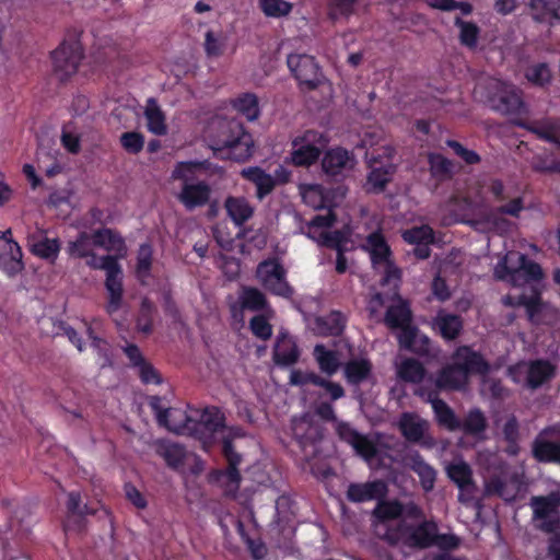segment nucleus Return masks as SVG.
<instances>
[{"label": "nucleus", "instance_id": "e433bc0d", "mask_svg": "<svg viewBox=\"0 0 560 560\" xmlns=\"http://www.w3.org/2000/svg\"><path fill=\"white\" fill-rule=\"evenodd\" d=\"M408 465L419 476L421 486L425 491H430L434 487L435 470L429 466L418 454H411L408 457Z\"/></svg>", "mask_w": 560, "mask_h": 560}, {"label": "nucleus", "instance_id": "79ce46f5", "mask_svg": "<svg viewBox=\"0 0 560 560\" xmlns=\"http://www.w3.org/2000/svg\"><path fill=\"white\" fill-rule=\"evenodd\" d=\"M233 107L245 116L248 120H256L260 115L258 98L255 94L244 93L235 97L232 102Z\"/></svg>", "mask_w": 560, "mask_h": 560}, {"label": "nucleus", "instance_id": "4c0bfd02", "mask_svg": "<svg viewBox=\"0 0 560 560\" xmlns=\"http://www.w3.org/2000/svg\"><path fill=\"white\" fill-rule=\"evenodd\" d=\"M529 13L538 22L552 24L560 22V7L555 9L547 0H530L528 3Z\"/></svg>", "mask_w": 560, "mask_h": 560}, {"label": "nucleus", "instance_id": "37998d69", "mask_svg": "<svg viewBox=\"0 0 560 560\" xmlns=\"http://www.w3.org/2000/svg\"><path fill=\"white\" fill-rule=\"evenodd\" d=\"M478 206V202L470 201L468 199L453 198L446 205V210L454 212V214L443 219L444 224H452L455 222L465 221L468 212H472L474 208Z\"/></svg>", "mask_w": 560, "mask_h": 560}, {"label": "nucleus", "instance_id": "6ab92c4d", "mask_svg": "<svg viewBox=\"0 0 560 560\" xmlns=\"http://www.w3.org/2000/svg\"><path fill=\"white\" fill-rule=\"evenodd\" d=\"M357 165V159L352 153L342 148H332L328 150L322 160V167L325 174L336 176H347Z\"/></svg>", "mask_w": 560, "mask_h": 560}, {"label": "nucleus", "instance_id": "bb28decb", "mask_svg": "<svg viewBox=\"0 0 560 560\" xmlns=\"http://www.w3.org/2000/svg\"><path fill=\"white\" fill-rule=\"evenodd\" d=\"M22 250L16 242L9 240L5 252L0 254V268L10 278L21 273L24 269Z\"/></svg>", "mask_w": 560, "mask_h": 560}, {"label": "nucleus", "instance_id": "2eb2a0df", "mask_svg": "<svg viewBox=\"0 0 560 560\" xmlns=\"http://www.w3.org/2000/svg\"><path fill=\"white\" fill-rule=\"evenodd\" d=\"M438 535L436 524L433 522H423L417 528L404 527L398 529H388L384 534L390 542L404 541L408 545L427 547L435 544Z\"/></svg>", "mask_w": 560, "mask_h": 560}, {"label": "nucleus", "instance_id": "a878e982", "mask_svg": "<svg viewBox=\"0 0 560 560\" xmlns=\"http://www.w3.org/2000/svg\"><path fill=\"white\" fill-rule=\"evenodd\" d=\"M386 483L380 480L366 483H353L348 488V499L353 502H363L384 497L386 494Z\"/></svg>", "mask_w": 560, "mask_h": 560}, {"label": "nucleus", "instance_id": "7c9ffc66", "mask_svg": "<svg viewBox=\"0 0 560 560\" xmlns=\"http://www.w3.org/2000/svg\"><path fill=\"white\" fill-rule=\"evenodd\" d=\"M224 208L236 225H242L254 214V207L244 197H228L224 201Z\"/></svg>", "mask_w": 560, "mask_h": 560}, {"label": "nucleus", "instance_id": "a19ab883", "mask_svg": "<svg viewBox=\"0 0 560 560\" xmlns=\"http://www.w3.org/2000/svg\"><path fill=\"white\" fill-rule=\"evenodd\" d=\"M434 326L445 339H454L462 330L463 324L458 316L439 313L434 319Z\"/></svg>", "mask_w": 560, "mask_h": 560}, {"label": "nucleus", "instance_id": "dca6fc26", "mask_svg": "<svg viewBox=\"0 0 560 560\" xmlns=\"http://www.w3.org/2000/svg\"><path fill=\"white\" fill-rule=\"evenodd\" d=\"M487 89V101L493 108L503 113H514L522 107L521 96L514 86L498 79H490Z\"/></svg>", "mask_w": 560, "mask_h": 560}, {"label": "nucleus", "instance_id": "5fc2aeb1", "mask_svg": "<svg viewBox=\"0 0 560 560\" xmlns=\"http://www.w3.org/2000/svg\"><path fill=\"white\" fill-rule=\"evenodd\" d=\"M358 0H331L330 15L334 19L348 18L354 13V4Z\"/></svg>", "mask_w": 560, "mask_h": 560}, {"label": "nucleus", "instance_id": "864d4df0", "mask_svg": "<svg viewBox=\"0 0 560 560\" xmlns=\"http://www.w3.org/2000/svg\"><path fill=\"white\" fill-rule=\"evenodd\" d=\"M530 130L540 138L560 143V127L553 122L546 121L539 126L530 127Z\"/></svg>", "mask_w": 560, "mask_h": 560}, {"label": "nucleus", "instance_id": "c9c22d12", "mask_svg": "<svg viewBox=\"0 0 560 560\" xmlns=\"http://www.w3.org/2000/svg\"><path fill=\"white\" fill-rule=\"evenodd\" d=\"M228 37L222 31L208 30L205 33L203 49L209 58L222 57L226 50Z\"/></svg>", "mask_w": 560, "mask_h": 560}, {"label": "nucleus", "instance_id": "f257e3e1", "mask_svg": "<svg viewBox=\"0 0 560 560\" xmlns=\"http://www.w3.org/2000/svg\"><path fill=\"white\" fill-rule=\"evenodd\" d=\"M361 246L370 255L375 272L381 275L382 284L389 287L392 298L397 301L395 305L388 307L385 317L386 324L392 328L400 330L398 340L401 347L419 353L427 352L430 342L429 338L410 326V311L406 302L397 294L401 272L394 264L390 248L383 235L378 232H373L365 237Z\"/></svg>", "mask_w": 560, "mask_h": 560}, {"label": "nucleus", "instance_id": "f03ea898", "mask_svg": "<svg viewBox=\"0 0 560 560\" xmlns=\"http://www.w3.org/2000/svg\"><path fill=\"white\" fill-rule=\"evenodd\" d=\"M494 276L511 283L515 290L527 288L530 291L529 294L510 293L503 299L504 304L525 306L529 319L535 323L544 322L547 314H553L552 308L541 302L536 288V282L542 278V270L538 264L527 260L525 255L509 252L495 266Z\"/></svg>", "mask_w": 560, "mask_h": 560}, {"label": "nucleus", "instance_id": "69168bd1", "mask_svg": "<svg viewBox=\"0 0 560 560\" xmlns=\"http://www.w3.org/2000/svg\"><path fill=\"white\" fill-rule=\"evenodd\" d=\"M138 374L145 384H159L160 377L156 371L149 364H141L138 369Z\"/></svg>", "mask_w": 560, "mask_h": 560}, {"label": "nucleus", "instance_id": "1a4fd4ad", "mask_svg": "<svg viewBox=\"0 0 560 560\" xmlns=\"http://www.w3.org/2000/svg\"><path fill=\"white\" fill-rule=\"evenodd\" d=\"M200 166L198 163L182 162L173 172L174 178L183 180V188L177 195V199L189 210L203 206L210 197V187L207 184L190 182Z\"/></svg>", "mask_w": 560, "mask_h": 560}, {"label": "nucleus", "instance_id": "c756f323", "mask_svg": "<svg viewBox=\"0 0 560 560\" xmlns=\"http://www.w3.org/2000/svg\"><path fill=\"white\" fill-rule=\"evenodd\" d=\"M241 175L252 182L257 189L258 199H262L270 194L276 185V179L272 175L266 173L260 167H246L241 171Z\"/></svg>", "mask_w": 560, "mask_h": 560}, {"label": "nucleus", "instance_id": "393cba45", "mask_svg": "<svg viewBox=\"0 0 560 560\" xmlns=\"http://www.w3.org/2000/svg\"><path fill=\"white\" fill-rule=\"evenodd\" d=\"M522 489V482L517 477H511L502 480L499 477L487 479L485 481L486 494H498L505 501H512Z\"/></svg>", "mask_w": 560, "mask_h": 560}, {"label": "nucleus", "instance_id": "f704fd0d", "mask_svg": "<svg viewBox=\"0 0 560 560\" xmlns=\"http://www.w3.org/2000/svg\"><path fill=\"white\" fill-rule=\"evenodd\" d=\"M372 374V363L366 358L350 360L345 366V377L351 384L368 381Z\"/></svg>", "mask_w": 560, "mask_h": 560}, {"label": "nucleus", "instance_id": "774afa93", "mask_svg": "<svg viewBox=\"0 0 560 560\" xmlns=\"http://www.w3.org/2000/svg\"><path fill=\"white\" fill-rule=\"evenodd\" d=\"M432 292L440 301H445L451 296V292L441 277H435L432 283Z\"/></svg>", "mask_w": 560, "mask_h": 560}, {"label": "nucleus", "instance_id": "6e6552de", "mask_svg": "<svg viewBox=\"0 0 560 560\" xmlns=\"http://www.w3.org/2000/svg\"><path fill=\"white\" fill-rule=\"evenodd\" d=\"M559 504L560 495L558 493H551L548 497H535L530 501L537 526L546 532L553 533L550 542V552L555 556V560H560Z\"/></svg>", "mask_w": 560, "mask_h": 560}, {"label": "nucleus", "instance_id": "603ef678", "mask_svg": "<svg viewBox=\"0 0 560 560\" xmlns=\"http://www.w3.org/2000/svg\"><path fill=\"white\" fill-rule=\"evenodd\" d=\"M242 306L250 310H258L265 305V296L257 289H244L241 295Z\"/></svg>", "mask_w": 560, "mask_h": 560}, {"label": "nucleus", "instance_id": "58836bf2", "mask_svg": "<svg viewBox=\"0 0 560 560\" xmlns=\"http://www.w3.org/2000/svg\"><path fill=\"white\" fill-rule=\"evenodd\" d=\"M300 192L303 201L314 209H320L331 205V201L328 196L324 194L320 185L303 184L300 186Z\"/></svg>", "mask_w": 560, "mask_h": 560}, {"label": "nucleus", "instance_id": "9d476101", "mask_svg": "<svg viewBox=\"0 0 560 560\" xmlns=\"http://www.w3.org/2000/svg\"><path fill=\"white\" fill-rule=\"evenodd\" d=\"M328 144V138L316 130H305L291 141L289 161L295 166H311Z\"/></svg>", "mask_w": 560, "mask_h": 560}, {"label": "nucleus", "instance_id": "4be33fe9", "mask_svg": "<svg viewBox=\"0 0 560 560\" xmlns=\"http://www.w3.org/2000/svg\"><path fill=\"white\" fill-rule=\"evenodd\" d=\"M401 237L410 245H415V255L420 259L430 256L429 245L434 242V232L429 225L413 226L402 231Z\"/></svg>", "mask_w": 560, "mask_h": 560}, {"label": "nucleus", "instance_id": "72a5a7b5", "mask_svg": "<svg viewBox=\"0 0 560 560\" xmlns=\"http://www.w3.org/2000/svg\"><path fill=\"white\" fill-rule=\"evenodd\" d=\"M314 357L320 371L328 375L335 374L341 363V353L337 350L328 349L323 345L315 346Z\"/></svg>", "mask_w": 560, "mask_h": 560}, {"label": "nucleus", "instance_id": "2f4dec72", "mask_svg": "<svg viewBox=\"0 0 560 560\" xmlns=\"http://www.w3.org/2000/svg\"><path fill=\"white\" fill-rule=\"evenodd\" d=\"M345 327V317L339 312H331L326 316L317 317L313 324V330L320 336L339 335Z\"/></svg>", "mask_w": 560, "mask_h": 560}, {"label": "nucleus", "instance_id": "6e6d98bb", "mask_svg": "<svg viewBox=\"0 0 560 560\" xmlns=\"http://www.w3.org/2000/svg\"><path fill=\"white\" fill-rule=\"evenodd\" d=\"M293 435L301 442L313 438L315 429L306 416L294 419L292 424Z\"/></svg>", "mask_w": 560, "mask_h": 560}, {"label": "nucleus", "instance_id": "13d9d810", "mask_svg": "<svg viewBox=\"0 0 560 560\" xmlns=\"http://www.w3.org/2000/svg\"><path fill=\"white\" fill-rule=\"evenodd\" d=\"M253 334L260 339H268L272 335V327L265 316L258 315L250 320Z\"/></svg>", "mask_w": 560, "mask_h": 560}, {"label": "nucleus", "instance_id": "c85d7f7f", "mask_svg": "<svg viewBox=\"0 0 560 560\" xmlns=\"http://www.w3.org/2000/svg\"><path fill=\"white\" fill-rule=\"evenodd\" d=\"M299 355L300 352L293 338L288 334L281 332L278 336L273 350V358L276 363L281 365H290L298 361Z\"/></svg>", "mask_w": 560, "mask_h": 560}, {"label": "nucleus", "instance_id": "412c9836", "mask_svg": "<svg viewBox=\"0 0 560 560\" xmlns=\"http://www.w3.org/2000/svg\"><path fill=\"white\" fill-rule=\"evenodd\" d=\"M288 66L301 84L314 88L319 82V69L311 56L292 54Z\"/></svg>", "mask_w": 560, "mask_h": 560}, {"label": "nucleus", "instance_id": "680f3d73", "mask_svg": "<svg viewBox=\"0 0 560 560\" xmlns=\"http://www.w3.org/2000/svg\"><path fill=\"white\" fill-rule=\"evenodd\" d=\"M429 161L434 176L443 177L451 172V163L442 155L431 154Z\"/></svg>", "mask_w": 560, "mask_h": 560}, {"label": "nucleus", "instance_id": "a211bd4d", "mask_svg": "<svg viewBox=\"0 0 560 560\" xmlns=\"http://www.w3.org/2000/svg\"><path fill=\"white\" fill-rule=\"evenodd\" d=\"M393 149L389 147L384 148L385 161L378 160V156L371 154L369 156V166L371 172L368 176L366 188L370 191H381L385 185L390 180L395 166L392 163Z\"/></svg>", "mask_w": 560, "mask_h": 560}, {"label": "nucleus", "instance_id": "e2e57ef3", "mask_svg": "<svg viewBox=\"0 0 560 560\" xmlns=\"http://www.w3.org/2000/svg\"><path fill=\"white\" fill-rule=\"evenodd\" d=\"M152 305L150 302L144 300L141 305L140 317L138 319V328L140 331L148 334L151 331V313Z\"/></svg>", "mask_w": 560, "mask_h": 560}, {"label": "nucleus", "instance_id": "052dcab7", "mask_svg": "<svg viewBox=\"0 0 560 560\" xmlns=\"http://www.w3.org/2000/svg\"><path fill=\"white\" fill-rule=\"evenodd\" d=\"M322 382V377L316 375L313 372H303L300 370H292L290 372V384L292 385H305V384H314L317 385Z\"/></svg>", "mask_w": 560, "mask_h": 560}, {"label": "nucleus", "instance_id": "7ed1b4c3", "mask_svg": "<svg viewBox=\"0 0 560 560\" xmlns=\"http://www.w3.org/2000/svg\"><path fill=\"white\" fill-rule=\"evenodd\" d=\"M94 234L81 233L79 237L69 243L68 252L71 256L86 258V264L94 269L105 271V288L108 295L106 311L109 315L116 313L122 304V269L113 255L97 257L93 254Z\"/></svg>", "mask_w": 560, "mask_h": 560}, {"label": "nucleus", "instance_id": "0eeeda50", "mask_svg": "<svg viewBox=\"0 0 560 560\" xmlns=\"http://www.w3.org/2000/svg\"><path fill=\"white\" fill-rule=\"evenodd\" d=\"M334 214L331 212L326 215H316L310 223L307 236L316 241L320 245L334 247L337 249L336 270L343 273L347 270V259L343 252L351 249L354 245L352 240V231L347 228L345 232H331Z\"/></svg>", "mask_w": 560, "mask_h": 560}, {"label": "nucleus", "instance_id": "5701e85b", "mask_svg": "<svg viewBox=\"0 0 560 560\" xmlns=\"http://www.w3.org/2000/svg\"><path fill=\"white\" fill-rule=\"evenodd\" d=\"M339 434L369 463L371 467H374V458L377 456L378 451L371 440L358 434L347 425L340 427Z\"/></svg>", "mask_w": 560, "mask_h": 560}, {"label": "nucleus", "instance_id": "f8f14e48", "mask_svg": "<svg viewBox=\"0 0 560 560\" xmlns=\"http://www.w3.org/2000/svg\"><path fill=\"white\" fill-rule=\"evenodd\" d=\"M150 406L155 412L159 423L168 431L184 434L191 433L195 430V422L184 409L166 408L162 398L153 396L150 399Z\"/></svg>", "mask_w": 560, "mask_h": 560}, {"label": "nucleus", "instance_id": "49530a36", "mask_svg": "<svg viewBox=\"0 0 560 560\" xmlns=\"http://www.w3.org/2000/svg\"><path fill=\"white\" fill-rule=\"evenodd\" d=\"M397 375L399 378L417 383L424 376L423 366L413 359H406L396 364Z\"/></svg>", "mask_w": 560, "mask_h": 560}, {"label": "nucleus", "instance_id": "4d7b16f0", "mask_svg": "<svg viewBox=\"0 0 560 560\" xmlns=\"http://www.w3.org/2000/svg\"><path fill=\"white\" fill-rule=\"evenodd\" d=\"M122 148L129 153H138L142 150L144 140L138 132H125L120 137Z\"/></svg>", "mask_w": 560, "mask_h": 560}, {"label": "nucleus", "instance_id": "4468645a", "mask_svg": "<svg viewBox=\"0 0 560 560\" xmlns=\"http://www.w3.org/2000/svg\"><path fill=\"white\" fill-rule=\"evenodd\" d=\"M257 278L264 288L273 294L285 298L292 294V289L287 282V271L276 259L260 262L257 267Z\"/></svg>", "mask_w": 560, "mask_h": 560}, {"label": "nucleus", "instance_id": "8fccbe9b", "mask_svg": "<svg viewBox=\"0 0 560 560\" xmlns=\"http://www.w3.org/2000/svg\"><path fill=\"white\" fill-rule=\"evenodd\" d=\"M527 80L536 85H545L551 80V71L546 63H537L526 71Z\"/></svg>", "mask_w": 560, "mask_h": 560}, {"label": "nucleus", "instance_id": "c03bdc74", "mask_svg": "<svg viewBox=\"0 0 560 560\" xmlns=\"http://www.w3.org/2000/svg\"><path fill=\"white\" fill-rule=\"evenodd\" d=\"M462 429L466 434L472 435L477 439L485 438V431L487 429V421L483 413L480 410H471L468 412L463 423Z\"/></svg>", "mask_w": 560, "mask_h": 560}, {"label": "nucleus", "instance_id": "09e8293b", "mask_svg": "<svg viewBox=\"0 0 560 560\" xmlns=\"http://www.w3.org/2000/svg\"><path fill=\"white\" fill-rule=\"evenodd\" d=\"M152 249L149 245H142L137 256V277L140 281L145 282L151 268Z\"/></svg>", "mask_w": 560, "mask_h": 560}, {"label": "nucleus", "instance_id": "a18cd8bd", "mask_svg": "<svg viewBox=\"0 0 560 560\" xmlns=\"http://www.w3.org/2000/svg\"><path fill=\"white\" fill-rule=\"evenodd\" d=\"M429 401L434 410L438 422L446 429L453 431L459 429L460 422L456 419L454 412L447 407V405L435 398L429 396Z\"/></svg>", "mask_w": 560, "mask_h": 560}, {"label": "nucleus", "instance_id": "aec40b11", "mask_svg": "<svg viewBox=\"0 0 560 560\" xmlns=\"http://www.w3.org/2000/svg\"><path fill=\"white\" fill-rule=\"evenodd\" d=\"M375 516L378 520L376 530L381 533V526H385L387 522H394L399 516L421 520L422 512L415 503H408L401 506L396 501H383L377 504Z\"/></svg>", "mask_w": 560, "mask_h": 560}, {"label": "nucleus", "instance_id": "3c124183", "mask_svg": "<svg viewBox=\"0 0 560 560\" xmlns=\"http://www.w3.org/2000/svg\"><path fill=\"white\" fill-rule=\"evenodd\" d=\"M456 25L459 27V38L463 45L474 47L477 44L479 28L477 25L470 22L456 20Z\"/></svg>", "mask_w": 560, "mask_h": 560}, {"label": "nucleus", "instance_id": "cd10ccee", "mask_svg": "<svg viewBox=\"0 0 560 560\" xmlns=\"http://www.w3.org/2000/svg\"><path fill=\"white\" fill-rule=\"evenodd\" d=\"M95 246L102 247L109 253L116 260L126 255V246L122 237L110 229H102L94 233Z\"/></svg>", "mask_w": 560, "mask_h": 560}, {"label": "nucleus", "instance_id": "0e129e2a", "mask_svg": "<svg viewBox=\"0 0 560 560\" xmlns=\"http://www.w3.org/2000/svg\"><path fill=\"white\" fill-rule=\"evenodd\" d=\"M68 510L73 515H83L92 513L86 505L81 506V495L77 492H70L67 502Z\"/></svg>", "mask_w": 560, "mask_h": 560}, {"label": "nucleus", "instance_id": "338daca9", "mask_svg": "<svg viewBox=\"0 0 560 560\" xmlns=\"http://www.w3.org/2000/svg\"><path fill=\"white\" fill-rule=\"evenodd\" d=\"M127 499L138 509H144L147 506V500L141 492L131 485L125 487Z\"/></svg>", "mask_w": 560, "mask_h": 560}, {"label": "nucleus", "instance_id": "de8ad7c7", "mask_svg": "<svg viewBox=\"0 0 560 560\" xmlns=\"http://www.w3.org/2000/svg\"><path fill=\"white\" fill-rule=\"evenodd\" d=\"M259 8L268 18H282L292 10V4L285 0H259Z\"/></svg>", "mask_w": 560, "mask_h": 560}, {"label": "nucleus", "instance_id": "bf43d9fd", "mask_svg": "<svg viewBox=\"0 0 560 560\" xmlns=\"http://www.w3.org/2000/svg\"><path fill=\"white\" fill-rule=\"evenodd\" d=\"M163 457L172 467H178L185 456L184 448L177 444H165L162 452Z\"/></svg>", "mask_w": 560, "mask_h": 560}, {"label": "nucleus", "instance_id": "9b49d317", "mask_svg": "<svg viewBox=\"0 0 560 560\" xmlns=\"http://www.w3.org/2000/svg\"><path fill=\"white\" fill-rule=\"evenodd\" d=\"M83 58L80 40L77 37L65 39L50 55L54 77L67 81L78 72Z\"/></svg>", "mask_w": 560, "mask_h": 560}, {"label": "nucleus", "instance_id": "423d86ee", "mask_svg": "<svg viewBox=\"0 0 560 560\" xmlns=\"http://www.w3.org/2000/svg\"><path fill=\"white\" fill-rule=\"evenodd\" d=\"M215 132V150L235 161H246L253 155L254 140L240 122L234 119L218 118L211 125Z\"/></svg>", "mask_w": 560, "mask_h": 560}, {"label": "nucleus", "instance_id": "473e14b6", "mask_svg": "<svg viewBox=\"0 0 560 560\" xmlns=\"http://www.w3.org/2000/svg\"><path fill=\"white\" fill-rule=\"evenodd\" d=\"M399 428L407 440L417 442L423 438L428 429V422L417 415L407 412L401 416Z\"/></svg>", "mask_w": 560, "mask_h": 560}, {"label": "nucleus", "instance_id": "39448f33", "mask_svg": "<svg viewBox=\"0 0 560 560\" xmlns=\"http://www.w3.org/2000/svg\"><path fill=\"white\" fill-rule=\"evenodd\" d=\"M487 371L488 364L479 353L460 347L453 355V363L439 374L436 386L441 389H463L471 374H485Z\"/></svg>", "mask_w": 560, "mask_h": 560}, {"label": "nucleus", "instance_id": "ddd939ff", "mask_svg": "<svg viewBox=\"0 0 560 560\" xmlns=\"http://www.w3.org/2000/svg\"><path fill=\"white\" fill-rule=\"evenodd\" d=\"M509 373L515 383L536 388L553 375L555 366L544 360L520 362L511 366Z\"/></svg>", "mask_w": 560, "mask_h": 560}, {"label": "nucleus", "instance_id": "20e7f679", "mask_svg": "<svg viewBox=\"0 0 560 560\" xmlns=\"http://www.w3.org/2000/svg\"><path fill=\"white\" fill-rule=\"evenodd\" d=\"M198 432L200 439L205 441V444L214 441L222 442L223 453L229 462V468L224 472H219V479L229 487L230 490L236 488L240 479L236 466L240 464L241 457L238 454L234 453L231 440L241 436V431L234 428H228L224 424V416L219 409L208 408L203 410L199 417Z\"/></svg>", "mask_w": 560, "mask_h": 560}, {"label": "nucleus", "instance_id": "f3484780", "mask_svg": "<svg viewBox=\"0 0 560 560\" xmlns=\"http://www.w3.org/2000/svg\"><path fill=\"white\" fill-rule=\"evenodd\" d=\"M445 469L448 478L459 489L458 500L465 504L471 503L476 498L477 487L472 480V471L469 465L463 459H454Z\"/></svg>", "mask_w": 560, "mask_h": 560}, {"label": "nucleus", "instance_id": "b1692460", "mask_svg": "<svg viewBox=\"0 0 560 560\" xmlns=\"http://www.w3.org/2000/svg\"><path fill=\"white\" fill-rule=\"evenodd\" d=\"M27 245L34 255L44 259H56L60 250L58 240L47 238L40 230L27 235Z\"/></svg>", "mask_w": 560, "mask_h": 560}, {"label": "nucleus", "instance_id": "ea45409f", "mask_svg": "<svg viewBox=\"0 0 560 560\" xmlns=\"http://www.w3.org/2000/svg\"><path fill=\"white\" fill-rule=\"evenodd\" d=\"M147 127L154 135L166 133L165 116L154 100H149L144 109Z\"/></svg>", "mask_w": 560, "mask_h": 560}]
</instances>
